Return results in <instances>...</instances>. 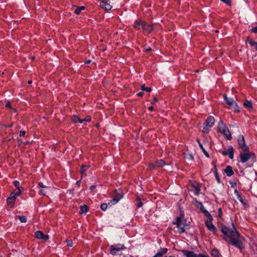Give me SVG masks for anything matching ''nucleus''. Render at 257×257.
<instances>
[{"mask_svg":"<svg viewBox=\"0 0 257 257\" xmlns=\"http://www.w3.org/2000/svg\"><path fill=\"white\" fill-rule=\"evenodd\" d=\"M232 229H229L228 227L222 225L221 226V231L224 235L225 240L229 243L241 248L242 243L239 239V234L236 231L234 227V225L232 223Z\"/></svg>","mask_w":257,"mask_h":257,"instance_id":"nucleus-1","label":"nucleus"},{"mask_svg":"<svg viewBox=\"0 0 257 257\" xmlns=\"http://www.w3.org/2000/svg\"><path fill=\"white\" fill-rule=\"evenodd\" d=\"M218 128L219 131L223 135H224L227 140H230L232 139L230 132L222 121H220L219 122Z\"/></svg>","mask_w":257,"mask_h":257,"instance_id":"nucleus-2","label":"nucleus"},{"mask_svg":"<svg viewBox=\"0 0 257 257\" xmlns=\"http://www.w3.org/2000/svg\"><path fill=\"white\" fill-rule=\"evenodd\" d=\"M183 218L184 215L181 214L180 216L177 217L176 218V222L175 223V224L177 225L178 228H179V231L180 233L184 232L185 230V227L187 226V225L185 223V220L183 219Z\"/></svg>","mask_w":257,"mask_h":257,"instance_id":"nucleus-3","label":"nucleus"},{"mask_svg":"<svg viewBox=\"0 0 257 257\" xmlns=\"http://www.w3.org/2000/svg\"><path fill=\"white\" fill-rule=\"evenodd\" d=\"M123 193L121 190H114L112 195L113 199L110 200L109 203H108V205H109L110 203L112 204L116 203L123 197Z\"/></svg>","mask_w":257,"mask_h":257,"instance_id":"nucleus-4","label":"nucleus"},{"mask_svg":"<svg viewBox=\"0 0 257 257\" xmlns=\"http://www.w3.org/2000/svg\"><path fill=\"white\" fill-rule=\"evenodd\" d=\"M238 143L239 147L241 148L242 151L247 152L248 151V147L246 145L244 138L243 135H240L238 138Z\"/></svg>","mask_w":257,"mask_h":257,"instance_id":"nucleus-5","label":"nucleus"},{"mask_svg":"<svg viewBox=\"0 0 257 257\" xmlns=\"http://www.w3.org/2000/svg\"><path fill=\"white\" fill-rule=\"evenodd\" d=\"M19 195H16L15 193V191H13L11 192L10 196L7 200V204L10 207L12 208L14 206L16 198Z\"/></svg>","mask_w":257,"mask_h":257,"instance_id":"nucleus-6","label":"nucleus"},{"mask_svg":"<svg viewBox=\"0 0 257 257\" xmlns=\"http://www.w3.org/2000/svg\"><path fill=\"white\" fill-rule=\"evenodd\" d=\"M208 215L209 220L206 221L205 224L209 230L213 232H215L217 230V229L215 227V226L212 223V221L213 219L212 217L211 216L210 213H208Z\"/></svg>","mask_w":257,"mask_h":257,"instance_id":"nucleus-7","label":"nucleus"},{"mask_svg":"<svg viewBox=\"0 0 257 257\" xmlns=\"http://www.w3.org/2000/svg\"><path fill=\"white\" fill-rule=\"evenodd\" d=\"M124 246L122 244L112 245L110 247V253L112 255H115L116 251L124 249Z\"/></svg>","mask_w":257,"mask_h":257,"instance_id":"nucleus-8","label":"nucleus"},{"mask_svg":"<svg viewBox=\"0 0 257 257\" xmlns=\"http://www.w3.org/2000/svg\"><path fill=\"white\" fill-rule=\"evenodd\" d=\"M190 185L193 188L195 194L198 195L200 191V185L194 181H190Z\"/></svg>","mask_w":257,"mask_h":257,"instance_id":"nucleus-9","label":"nucleus"},{"mask_svg":"<svg viewBox=\"0 0 257 257\" xmlns=\"http://www.w3.org/2000/svg\"><path fill=\"white\" fill-rule=\"evenodd\" d=\"M35 237L39 239H43L47 241L49 239V236L48 235H45L41 231H37L35 232Z\"/></svg>","mask_w":257,"mask_h":257,"instance_id":"nucleus-10","label":"nucleus"},{"mask_svg":"<svg viewBox=\"0 0 257 257\" xmlns=\"http://www.w3.org/2000/svg\"><path fill=\"white\" fill-rule=\"evenodd\" d=\"M251 155L254 157V155L253 154L241 153L240 154V161L243 163L246 162L250 158Z\"/></svg>","mask_w":257,"mask_h":257,"instance_id":"nucleus-11","label":"nucleus"},{"mask_svg":"<svg viewBox=\"0 0 257 257\" xmlns=\"http://www.w3.org/2000/svg\"><path fill=\"white\" fill-rule=\"evenodd\" d=\"M234 149L232 147H230L227 150V151H223L222 152V154L224 156L228 155L230 159H233L234 157Z\"/></svg>","mask_w":257,"mask_h":257,"instance_id":"nucleus-12","label":"nucleus"},{"mask_svg":"<svg viewBox=\"0 0 257 257\" xmlns=\"http://www.w3.org/2000/svg\"><path fill=\"white\" fill-rule=\"evenodd\" d=\"M13 185L17 188V191H15V193L17 195H20L22 192L24 191V189L22 187H20V183L18 181H15L13 182Z\"/></svg>","mask_w":257,"mask_h":257,"instance_id":"nucleus-13","label":"nucleus"},{"mask_svg":"<svg viewBox=\"0 0 257 257\" xmlns=\"http://www.w3.org/2000/svg\"><path fill=\"white\" fill-rule=\"evenodd\" d=\"M143 29H144L146 33L150 34L154 30V27L153 24L148 25L146 22H145V25L143 26Z\"/></svg>","mask_w":257,"mask_h":257,"instance_id":"nucleus-14","label":"nucleus"},{"mask_svg":"<svg viewBox=\"0 0 257 257\" xmlns=\"http://www.w3.org/2000/svg\"><path fill=\"white\" fill-rule=\"evenodd\" d=\"M185 255L186 257H208L207 255H203L201 253L196 254L193 251H187Z\"/></svg>","mask_w":257,"mask_h":257,"instance_id":"nucleus-15","label":"nucleus"},{"mask_svg":"<svg viewBox=\"0 0 257 257\" xmlns=\"http://www.w3.org/2000/svg\"><path fill=\"white\" fill-rule=\"evenodd\" d=\"M215 122V119L212 116H209L204 122V125L209 126L211 127L213 126Z\"/></svg>","mask_w":257,"mask_h":257,"instance_id":"nucleus-16","label":"nucleus"},{"mask_svg":"<svg viewBox=\"0 0 257 257\" xmlns=\"http://www.w3.org/2000/svg\"><path fill=\"white\" fill-rule=\"evenodd\" d=\"M100 7L104 9L106 12H108L112 8V6L109 2V1H106L104 4H100Z\"/></svg>","mask_w":257,"mask_h":257,"instance_id":"nucleus-17","label":"nucleus"},{"mask_svg":"<svg viewBox=\"0 0 257 257\" xmlns=\"http://www.w3.org/2000/svg\"><path fill=\"white\" fill-rule=\"evenodd\" d=\"M145 25V21H136L134 25V28L136 29L139 30L141 27L143 29V26Z\"/></svg>","mask_w":257,"mask_h":257,"instance_id":"nucleus-18","label":"nucleus"},{"mask_svg":"<svg viewBox=\"0 0 257 257\" xmlns=\"http://www.w3.org/2000/svg\"><path fill=\"white\" fill-rule=\"evenodd\" d=\"M224 172L226 174L227 176L229 177L231 176L234 174L232 168L230 166H227L224 170Z\"/></svg>","mask_w":257,"mask_h":257,"instance_id":"nucleus-19","label":"nucleus"},{"mask_svg":"<svg viewBox=\"0 0 257 257\" xmlns=\"http://www.w3.org/2000/svg\"><path fill=\"white\" fill-rule=\"evenodd\" d=\"M223 97L228 105L229 106H232L234 102L233 99L228 98L226 94L223 95Z\"/></svg>","mask_w":257,"mask_h":257,"instance_id":"nucleus-20","label":"nucleus"},{"mask_svg":"<svg viewBox=\"0 0 257 257\" xmlns=\"http://www.w3.org/2000/svg\"><path fill=\"white\" fill-rule=\"evenodd\" d=\"M88 211V207L86 205H83L80 206V210L79 213L82 214L83 213H86Z\"/></svg>","mask_w":257,"mask_h":257,"instance_id":"nucleus-21","label":"nucleus"},{"mask_svg":"<svg viewBox=\"0 0 257 257\" xmlns=\"http://www.w3.org/2000/svg\"><path fill=\"white\" fill-rule=\"evenodd\" d=\"M246 42H248L251 46H254L255 49L257 51V42L253 41L250 38L247 37L246 40Z\"/></svg>","mask_w":257,"mask_h":257,"instance_id":"nucleus-22","label":"nucleus"},{"mask_svg":"<svg viewBox=\"0 0 257 257\" xmlns=\"http://www.w3.org/2000/svg\"><path fill=\"white\" fill-rule=\"evenodd\" d=\"M90 167L89 165H82L80 172L82 175H83L85 172Z\"/></svg>","mask_w":257,"mask_h":257,"instance_id":"nucleus-23","label":"nucleus"},{"mask_svg":"<svg viewBox=\"0 0 257 257\" xmlns=\"http://www.w3.org/2000/svg\"><path fill=\"white\" fill-rule=\"evenodd\" d=\"M166 165L165 161L163 160H160L156 161V166L159 167H162Z\"/></svg>","mask_w":257,"mask_h":257,"instance_id":"nucleus-24","label":"nucleus"},{"mask_svg":"<svg viewBox=\"0 0 257 257\" xmlns=\"http://www.w3.org/2000/svg\"><path fill=\"white\" fill-rule=\"evenodd\" d=\"M235 193L236 194L237 198L239 199V201L244 205H246V203L244 202V200L242 198L241 195L239 194L238 191L236 189L235 190Z\"/></svg>","mask_w":257,"mask_h":257,"instance_id":"nucleus-25","label":"nucleus"},{"mask_svg":"<svg viewBox=\"0 0 257 257\" xmlns=\"http://www.w3.org/2000/svg\"><path fill=\"white\" fill-rule=\"evenodd\" d=\"M211 254L213 257H219L220 255L217 249H213L211 251Z\"/></svg>","mask_w":257,"mask_h":257,"instance_id":"nucleus-26","label":"nucleus"},{"mask_svg":"<svg viewBox=\"0 0 257 257\" xmlns=\"http://www.w3.org/2000/svg\"><path fill=\"white\" fill-rule=\"evenodd\" d=\"M72 120L74 122H79L80 123H82L83 122V120H82V119L79 118L76 115H73L72 117Z\"/></svg>","mask_w":257,"mask_h":257,"instance_id":"nucleus-27","label":"nucleus"},{"mask_svg":"<svg viewBox=\"0 0 257 257\" xmlns=\"http://www.w3.org/2000/svg\"><path fill=\"white\" fill-rule=\"evenodd\" d=\"M243 106L245 107H248V108H252V103L251 101H248V100H246L243 103Z\"/></svg>","mask_w":257,"mask_h":257,"instance_id":"nucleus-28","label":"nucleus"},{"mask_svg":"<svg viewBox=\"0 0 257 257\" xmlns=\"http://www.w3.org/2000/svg\"><path fill=\"white\" fill-rule=\"evenodd\" d=\"M194 203H195V205L196 206V207H197L198 208H199L202 211H204L202 209L203 208V205H202V204L201 202L195 200L194 201Z\"/></svg>","mask_w":257,"mask_h":257,"instance_id":"nucleus-29","label":"nucleus"},{"mask_svg":"<svg viewBox=\"0 0 257 257\" xmlns=\"http://www.w3.org/2000/svg\"><path fill=\"white\" fill-rule=\"evenodd\" d=\"M85 9V7L84 6L77 7L76 10L74 11V13L76 15H79L82 10H84Z\"/></svg>","mask_w":257,"mask_h":257,"instance_id":"nucleus-30","label":"nucleus"},{"mask_svg":"<svg viewBox=\"0 0 257 257\" xmlns=\"http://www.w3.org/2000/svg\"><path fill=\"white\" fill-rule=\"evenodd\" d=\"M141 89L143 91H147V92H150L152 90V89H151V87H146L145 84L142 85Z\"/></svg>","mask_w":257,"mask_h":257,"instance_id":"nucleus-31","label":"nucleus"},{"mask_svg":"<svg viewBox=\"0 0 257 257\" xmlns=\"http://www.w3.org/2000/svg\"><path fill=\"white\" fill-rule=\"evenodd\" d=\"M17 217H18L21 222H26L27 221V218L25 216H17Z\"/></svg>","mask_w":257,"mask_h":257,"instance_id":"nucleus-32","label":"nucleus"},{"mask_svg":"<svg viewBox=\"0 0 257 257\" xmlns=\"http://www.w3.org/2000/svg\"><path fill=\"white\" fill-rule=\"evenodd\" d=\"M209 126L204 125V127H203V129L202 130V133L203 134H207L209 132V130L208 128Z\"/></svg>","mask_w":257,"mask_h":257,"instance_id":"nucleus-33","label":"nucleus"},{"mask_svg":"<svg viewBox=\"0 0 257 257\" xmlns=\"http://www.w3.org/2000/svg\"><path fill=\"white\" fill-rule=\"evenodd\" d=\"M137 200H138L137 207H142L143 206V203L142 202L140 198L139 197H137Z\"/></svg>","mask_w":257,"mask_h":257,"instance_id":"nucleus-34","label":"nucleus"},{"mask_svg":"<svg viewBox=\"0 0 257 257\" xmlns=\"http://www.w3.org/2000/svg\"><path fill=\"white\" fill-rule=\"evenodd\" d=\"M107 204L106 203H102L100 206V208H101V210H102L103 211L106 210V209H107Z\"/></svg>","mask_w":257,"mask_h":257,"instance_id":"nucleus-35","label":"nucleus"},{"mask_svg":"<svg viewBox=\"0 0 257 257\" xmlns=\"http://www.w3.org/2000/svg\"><path fill=\"white\" fill-rule=\"evenodd\" d=\"M215 168H216L215 166ZM215 177H216V179L217 180V182L218 183H220V179H219V175H218V173H217L216 168H215Z\"/></svg>","mask_w":257,"mask_h":257,"instance_id":"nucleus-36","label":"nucleus"},{"mask_svg":"<svg viewBox=\"0 0 257 257\" xmlns=\"http://www.w3.org/2000/svg\"><path fill=\"white\" fill-rule=\"evenodd\" d=\"M66 242L67 243V246L71 247L73 245V242L72 240H66Z\"/></svg>","mask_w":257,"mask_h":257,"instance_id":"nucleus-37","label":"nucleus"},{"mask_svg":"<svg viewBox=\"0 0 257 257\" xmlns=\"http://www.w3.org/2000/svg\"><path fill=\"white\" fill-rule=\"evenodd\" d=\"M185 158L188 160H194V158L193 157V156L191 154H188L187 155H186V156L185 157Z\"/></svg>","mask_w":257,"mask_h":257,"instance_id":"nucleus-38","label":"nucleus"},{"mask_svg":"<svg viewBox=\"0 0 257 257\" xmlns=\"http://www.w3.org/2000/svg\"><path fill=\"white\" fill-rule=\"evenodd\" d=\"M90 120H91V117L89 115L86 116L84 119H82V120H83V121H87V122L90 121Z\"/></svg>","mask_w":257,"mask_h":257,"instance_id":"nucleus-39","label":"nucleus"},{"mask_svg":"<svg viewBox=\"0 0 257 257\" xmlns=\"http://www.w3.org/2000/svg\"><path fill=\"white\" fill-rule=\"evenodd\" d=\"M155 165L153 164V163H151L149 164L148 167H149V169L151 170V169H154L155 168Z\"/></svg>","mask_w":257,"mask_h":257,"instance_id":"nucleus-40","label":"nucleus"},{"mask_svg":"<svg viewBox=\"0 0 257 257\" xmlns=\"http://www.w3.org/2000/svg\"><path fill=\"white\" fill-rule=\"evenodd\" d=\"M158 100L156 97H154L153 100L152 101L151 103L154 104L156 102H158Z\"/></svg>","mask_w":257,"mask_h":257,"instance_id":"nucleus-41","label":"nucleus"},{"mask_svg":"<svg viewBox=\"0 0 257 257\" xmlns=\"http://www.w3.org/2000/svg\"><path fill=\"white\" fill-rule=\"evenodd\" d=\"M197 142H198V144H199V145L200 147L201 148V149H202V151H203V150H205V149H204V148H203L202 144L200 143V141H199L198 139H197Z\"/></svg>","mask_w":257,"mask_h":257,"instance_id":"nucleus-42","label":"nucleus"},{"mask_svg":"<svg viewBox=\"0 0 257 257\" xmlns=\"http://www.w3.org/2000/svg\"><path fill=\"white\" fill-rule=\"evenodd\" d=\"M6 106L7 107H8V108H12V106H11V102L10 101H8L6 104Z\"/></svg>","mask_w":257,"mask_h":257,"instance_id":"nucleus-43","label":"nucleus"},{"mask_svg":"<svg viewBox=\"0 0 257 257\" xmlns=\"http://www.w3.org/2000/svg\"><path fill=\"white\" fill-rule=\"evenodd\" d=\"M251 32H253V33H257V26L251 29Z\"/></svg>","mask_w":257,"mask_h":257,"instance_id":"nucleus-44","label":"nucleus"},{"mask_svg":"<svg viewBox=\"0 0 257 257\" xmlns=\"http://www.w3.org/2000/svg\"><path fill=\"white\" fill-rule=\"evenodd\" d=\"M96 185H92L90 187V190L93 192L94 191V190L96 188Z\"/></svg>","mask_w":257,"mask_h":257,"instance_id":"nucleus-45","label":"nucleus"},{"mask_svg":"<svg viewBox=\"0 0 257 257\" xmlns=\"http://www.w3.org/2000/svg\"><path fill=\"white\" fill-rule=\"evenodd\" d=\"M38 185L41 188H47V187L45 186L42 182H39L38 183Z\"/></svg>","mask_w":257,"mask_h":257,"instance_id":"nucleus-46","label":"nucleus"},{"mask_svg":"<svg viewBox=\"0 0 257 257\" xmlns=\"http://www.w3.org/2000/svg\"><path fill=\"white\" fill-rule=\"evenodd\" d=\"M26 134L25 131H20V136H24Z\"/></svg>","mask_w":257,"mask_h":257,"instance_id":"nucleus-47","label":"nucleus"},{"mask_svg":"<svg viewBox=\"0 0 257 257\" xmlns=\"http://www.w3.org/2000/svg\"><path fill=\"white\" fill-rule=\"evenodd\" d=\"M39 194L43 196L45 195V193L44 192V191L42 189L39 191Z\"/></svg>","mask_w":257,"mask_h":257,"instance_id":"nucleus-48","label":"nucleus"},{"mask_svg":"<svg viewBox=\"0 0 257 257\" xmlns=\"http://www.w3.org/2000/svg\"><path fill=\"white\" fill-rule=\"evenodd\" d=\"M203 152L207 157L208 158L209 157L208 153L205 150H203Z\"/></svg>","mask_w":257,"mask_h":257,"instance_id":"nucleus-49","label":"nucleus"},{"mask_svg":"<svg viewBox=\"0 0 257 257\" xmlns=\"http://www.w3.org/2000/svg\"><path fill=\"white\" fill-rule=\"evenodd\" d=\"M143 94H144V93L142 92H139V93H138V96H140V97H142L143 96Z\"/></svg>","mask_w":257,"mask_h":257,"instance_id":"nucleus-50","label":"nucleus"},{"mask_svg":"<svg viewBox=\"0 0 257 257\" xmlns=\"http://www.w3.org/2000/svg\"><path fill=\"white\" fill-rule=\"evenodd\" d=\"M204 212L205 213V214L206 216H208V217L209 218V215H208V213H209L208 211H207L206 210H205L204 211Z\"/></svg>","mask_w":257,"mask_h":257,"instance_id":"nucleus-51","label":"nucleus"},{"mask_svg":"<svg viewBox=\"0 0 257 257\" xmlns=\"http://www.w3.org/2000/svg\"><path fill=\"white\" fill-rule=\"evenodd\" d=\"M80 182H81V180H79V181H77L76 183V184L78 186H79L80 184Z\"/></svg>","mask_w":257,"mask_h":257,"instance_id":"nucleus-52","label":"nucleus"},{"mask_svg":"<svg viewBox=\"0 0 257 257\" xmlns=\"http://www.w3.org/2000/svg\"><path fill=\"white\" fill-rule=\"evenodd\" d=\"M149 110H150V111H152V110H154V107H153V106H150V107H149Z\"/></svg>","mask_w":257,"mask_h":257,"instance_id":"nucleus-53","label":"nucleus"},{"mask_svg":"<svg viewBox=\"0 0 257 257\" xmlns=\"http://www.w3.org/2000/svg\"><path fill=\"white\" fill-rule=\"evenodd\" d=\"M152 51V49L150 48H149L146 50V52H148Z\"/></svg>","mask_w":257,"mask_h":257,"instance_id":"nucleus-54","label":"nucleus"},{"mask_svg":"<svg viewBox=\"0 0 257 257\" xmlns=\"http://www.w3.org/2000/svg\"><path fill=\"white\" fill-rule=\"evenodd\" d=\"M101 2V4H104L106 1L105 0H99Z\"/></svg>","mask_w":257,"mask_h":257,"instance_id":"nucleus-55","label":"nucleus"},{"mask_svg":"<svg viewBox=\"0 0 257 257\" xmlns=\"http://www.w3.org/2000/svg\"><path fill=\"white\" fill-rule=\"evenodd\" d=\"M235 106H236V107L235 108V110L238 111V107L237 105H235Z\"/></svg>","mask_w":257,"mask_h":257,"instance_id":"nucleus-56","label":"nucleus"},{"mask_svg":"<svg viewBox=\"0 0 257 257\" xmlns=\"http://www.w3.org/2000/svg\"><path fill=\"white\" fill-rule=\"evenodd\" d=\"M90 62H91V61H90V60H88V61H86V62H85V64H89V63H90Z\"/></svg>","mask_w":257,"mask_h":257,"instance_id":"nucleus-57","label":"nucleus"},{"mask_svg":"<svg viewBox=\"0 0 257 257\" xmlns=\"http://www.w3.org/2000/svg\"><path fill=\"white\" fill-rule=\"evenodd\" d=\"M32 81H31V80H29V81H28V84H32Z\"/></svg>","mask_w":257,"mask_h":257,"instance_id":"nucleus-58","label":"nucleus"},{"mask_svg":"<svg viewBox=\"0 0 257 257\" xmlns=\"http://www.w3.org/2000/svg\"><path fill=\"white\" fill-rule=\"evenodd\" d=\"M12 109L14 112H17V110H16V109L12 108Z\"/></svg>","mask_w":257,"mask_h":257,"instance_id":"nucleus-59","label":"nucleus"},{"mask_svg":"<svg viewBox=\"0 0 257 257\" xmlns=\"http://www.w3.org/2000/svg\"><path fill=\"white\" fill-rule=\"evenodd\" d=\"M13 123H11L9 125V127H11L13 126Z\"/></svg>","mask_w":257,"mask_h":257,"instance_id":"nucleus-60","label":"nucleus"},{"mask_svg":"<svg viewBox=\"0 0 257 257\" xmlns=\"http://www.w3.org/2000/svg\"><path fill=\"white\" fill-rule=\"evenodd\" d=\"M31 59H32V60H34L35 59V56H32V57H31Z\"/></svg>","mask_w":257,"mask_h":257,"instance_id":"nucleus-61","label":"nucleus"},{"mask_svg":"<svg viewBox=\"0 0 257 257\" xmlns=\"http://www.w3.org/2000/svg\"><path fill=\"white\" fill-rule=\"evenodd\" d=\"M218 211L220 213L221 212V208H219Z\"/></svg>","mask_w":257,"mask_h":257,"instance_id":"nucleus-62","label":"nucleus"},{"mask_svg":"<svg viewBox=\"0 0 257 257\" xmlns=\"http://www.w3.org/2000/svg\"><path fill=\"white\" fill-rule=\"evenodd\" d=\"M215 32H216V33H218V32H219V31L217 30H216V31H215Z\"/></svg>","mask_w":257,"mask_h":257,"instance_id":"nucleus-63","label":"nucleus"},{"mask_svg":"<svg viewBox=\"0 0 257 257\" xmlns=\"http://www.w3.org/2000/svg\"><path fill=\"white\" fill-rule=\"evenodd\" d=\"M165 257H174V256H165Z\"/></svg>","mask_w":257,"mask_h":257,"instance_id":"nucleus-64","label":"nucleus"}]
</instances>
